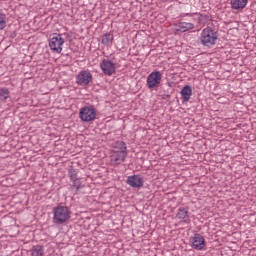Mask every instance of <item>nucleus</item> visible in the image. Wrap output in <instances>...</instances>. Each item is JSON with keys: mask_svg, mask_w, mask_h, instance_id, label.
<instances>
[{"mask_svg": "<svg viewBox=\"0 0 256 256\" xmlns=\"http://www.w3.org/2000/svg\"><path fill=\"white\" fill-rule=\"evenodd\" d=\"M17 34L14 32L12 35H11V38L13 39V37H16Z\"/></svg>", "mask_w": 256, "mask_h": 256, "instance_id": "obj_25", "label": "nucleus"}, {"mask_svg": "<svg viewBox=\"0 0 256 256\" xmlns=\"http://www.w3.org/2000/svg\"><path fill=\"white\" fill-rule=\"evenodd\" d=\"M193 249L201 251L205 247V238L201 234H195L192 242Z\"/></svg>", "mask_w": 256, "mask_h": 256, "instance_id": "obj_10", "label": "nucleus"}, {"mask_svg": "<svg viewBox=\"0 0 256 256\" xmlns=\"http://www.w3.org/2000/svg\"><path fill=\"white\" fill-rule=\"evenodd\" d=\"M32 256H43V246L37 245L33 246L31 250Z\"/></svg>", "mask_w": 256, "mask_h": 256, "instance_id": "obj_17", "label": "nucleus"}, {"mask_svg": "<svg viewBox=\"0 0 256 256\" xmlns=\"http://www.w3.org/2000/svg\"><path fill=\"white\" fill-rule=\"evenodd\" d=\"M100 68L102 69L104 75H114L116 73L115 63L111 60H103L100 64Z\"/></svg>", "mask_w": 256, "mask_h": 256, "instance_id": "obj_8", "label": "nucleus"}, {"mask_svg": "<svg viewBox=\"0 0 256 256\" xmlns=\"http://www.w3.org/2000/svg\"><path fill=\"white\" fill-rule=\"evenodd\" d=\"M181 97L182 100L184 101V103H187V101H189V99H191V95H193V88H191L190 85H185L181 92Z\"/></svg>", "mask_w": 256, "mask_h": 256, "instance_id": "obj_11", "label": "nucleus"}, {"mask_svg": "<svg viewBox=\"0 0 256 256\" xmlns=\"http://www.w3.org/2000/svg\"><path fill=\"white\" fill-rule=\"evenodd\" d=\"M248 2L249 0H231L230 5L232 6V9L239 10L245 9Z\"/></svg>", "mask_w": 256, "mask_h": 256, "instance_id": "obj_13", "label": "nucleus"}, {"mask_svg": "<svg viewBox=\"0 0 256 256\" xmlns=\"http://www.w3.org/2000/svg\"><path fill=\"white\" fill-rule=\"evenodd\" d=\"M127 185L130 187H133L135 189H141L143 187L145 181L143 180V177L141 175H132L128 176L126 180Z\"/></svg>", "mask_w": 256, "mask_h": 256, "instance_id": "obj_7", "label": "nucleus"}, {"mask_svg": "<svg viewBox=\"0 0 256 256\" xmlns=\"http://www.w3.org/2000/svg\"><path fill=\"white\" fill-rule=\"evenodd\" d=\"M167 85H168V87H173L174 83L173 82H168Z\"/></svg>", "mask_w": 256, "mask_h": 256, "instance_id": "obj_24", "label": "nucleus"}, {"mask_svg": "<svg viewBox=\"0 0 256 256\" xmlns=\"http://www.w3.org/2000/svg\"><path fill=\"white\" fill-rule=\"evenodd\" d=\"M65 39L61 37V34L54 33L49 39V47L52 53H61L63 51V44Z\"/></svg>", "mask_w": 256, "mask_h": 256, "instance_id": "obj_4", "label": "nucleus"}, {"mask_svg": "<svg viewBox=\"0 0 256 256\" xmlns=\"http://www.w3.org/2000/svg\"><path fill=\"white\" fill-rule=\"evenodd\" d=\"M217 39H219V35L213 28L208 26L202 30L200 42L204 47H213L217 43Z\"/></svg>", "mask_w": 256, "mask_h": 256, "instance_id": "obj_1", "label": "nucleus"}, {"mask_svg": "<svg viewBox=\"0 0 256 256\" xmlns=\"http://www.w3.org/2000/svg\"><path fill=\"white\" fill-rule=\"evenodd\" d=\"M161 97L162 99H171V95L166 93L162 94Z\"/></svg>", "mask_w": 256, "mask_h": 256, "instance_id": "obj_22", "label": "nucleus"}, {"mask_svg": "<svg viewBox=\"0 0 256 256\" xmlns=\"http://www.w3.org/2000/svg\"><path fill=\"white\" fill-rule=\"evenodd\" d=\"M79 117L85 123L95 121L97 119V110L93 106H84L80 109Z\"/></svg>", "mask_w": 256, "mask_h": 256, "instance_id": "obj_3", "label": "nucleus"}, {"mask_svg": "<svg viewBox=\"0 0 256 256\" xmlns=\"http://www.w3.org/2000/svg\"><path fill=\"white\" fill-rule=\"evenodd\" d=\"M193 29H195V24L189 22H180L177 24L176 31H179L180 33H186V31H191Z\"/></svg>", "mask_w": 256, "mask_h": 256, "instance_id": "obj_12", "label": "nucleus"}, {"mask_svg": "<svg viewBox=\"0 0 256 256\" xmlns=\"http://www.w3.org/2000/svg\"><path fill=\"white\" fill-rule=\"evenodd\" d=\"M71 181H72V185H71L72 191H74V193H79V190L83 189V187H84L83 184L81 183V179L76 178Z\"/></svg>", "mask_w": 256, "mask_h": 256, "instance_id": "obj_14", "label": "nucleus"}, {"mask_svg": "<svg viewBox=\"0 0 256 256\" xmlns=\"http://www.w3.org/2000/svg\"><path fill=\"white\" fill-rule=\"evenodd\" d=\"M125 159H127V151H120L114 156V161L118 164L123 163Z\"/></svg>", "mask_w": 256, "mask_h": 256, "instance_id": "obj_16", "label": "nucleus"}, {"mask_svg": "<svg viewBox=\"0 0 256 256\" xmlns=\"http://www.w3.org/2000/svg\"><path fill=\"white\" fill-rule=\"evenodd\" d=\"M7 16L5 14L0 13V31H3L5 27H7Z\"/></svg>", "mask_w": 256, "mask_h": 256, "instance_id": "obj_19", "label": "nucleus"}, {"mask_svg": "<svg viewBox=\"0 0 256 256\" xmlns=\"http://www.w3.org/2000/svg\"><path fill=\"white\" fill-rule=\"evenodd\" d=\"M163 79V74L159 71H153L150 73L146 80V85L148 89H157L161 85V80Z\"/></svg>", "mask_w": 256, "mask_h": 256, "instance_id": "obj_5", "label": "nucleus"}, {"mask_svg": "<svg viewBox=\"0 0 256 256\" xmlns=\"http://www.w3.org/2000/svg\"><path fill=\"white\" fill-rule=\"evenodd\" d=\"M113 39H114L113 33L109 32L102 36L101 43L102 45L109 46V43H113Z\"/></svg>", "mask_w": 256, "mask_h": 256, "instance_id": "obj_15", "label": "nucleus"}, {"mask_svg": "<svg viewBox=\"0 0 256 256\" xmlns=\"http://www.w3.org/2000/svg\"><path fill=\"white\" fill-rule=\"evenodd\" d=\"M93 81V74L87 70H83L79 72V74L76 76V83L78 85H89Z\"/></svg>", "mask_w": 256, "mask_h": 256, "instance_id": "obj_6", "label": "nucleus"}, {"mask_svg": "<svg viewBox=\"0 0 256 256\" xmlns=\"http://www.w3.org/2000/svg\"><path fill=\"white\" fill-rule=\"evenodd\" d=\"M176 217L177 219H180L183 223H186V225H189V223H191V219L189 218V210L185 207H180L178 209Z\"/></svg>", "mask_w": 256, "mask_h": 256, "instance_id": "obj_9", "label": "nucleus"}, {"mask_svg": "<svg viewBox=\"0 0 256 256\" xmlns=\"http://www.w3.org/2000/svg\"><path fill=\"white\" fill-rule=\"evenodd\" d=\"M116 145H118L120 151H127V145L125 144V142H116Z\"/></svg>", "mask_w": 256, "mask_h": 256, "instance_id": "obj_21", "label": "nucleus"}, {"mask_svg": "<svg viewBox=\"0 0 256 256\" xmlns=\"http://www.w3.org/2000/svg\"><path fill=\"white\" fill-rule=\"evenodd\" d=\"M68 176L70 178L71 181L75 180V179H79L78 175H77V170L73 167H71L68 171Z\"/></svg>", "mask_w": 256, "mask_h": 256, "instance_id": "obj_20", "label": "nucleus"}, {"mask_svg": "<svg viewBox=\"0 0 256 256\" xmlns=\"http://www.w3.org/2000/svg\"><path fill=\"white\" fill-rule=\"evenodd\" d=\"M53 213V221L56 225H63L71 219V212L67 206L58 205L54 208Z\"/></svg>", "mask_w": 256, "mask_h": 256, "instance_id": "obj_2", "label": "nucleus"}, {"mask_svg": "<svg viewBox=\"0 0 256 256\" xmlns=\"http://www.w3.org/2000/svg\"><path fill=\"white\" fill-rule=\"evenodd\" d=\"M9 88H0V101H5L6 99H9Z\"/></svg>", "mask_w": 256, "mask_h": 256, "instance_id": "obj_18", "label": "nucleus"}, {"mask_svg": "<svg viewBox=\"0 0 256 256\" xmlns=\"http://www.w3.org/2000/svg\"><path fill=\"white\" fill-rule=\"evenodd\" d=\"M200 17H202V19H206V21H209V15L207 14H201Z\"/></svg>", "mask_w": 256, "mask_h": 256, "instance_id": "obj_23", "label": "nucleus"}]
</instances>
